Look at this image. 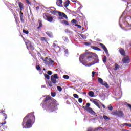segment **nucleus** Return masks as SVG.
<instances>
[{"label": "nucleus", "instance_id": "1", "mask_svg": "<svg viewBox=\"0 0 131 131\" xmlns=\"http://www.w3.org/2000/svg\"><path fill=\"white\" fill-rule=\"evenodd\" d=\"M93 59H95V60L91 63V66L95 65V64H98L99 63V58L96 54L92 52H86L80 56L79 61L80 63L84 65V63H88V62L92 61Z\"/></svg>", "mask_w": 131, "mask_h": 131}, {"label": "nucleus", "instance_id": "2", "mask_svg": "<svg viewBox=\"0 0 131 131\" xmlns=\"http://www.w3.org/2000/svg\"><path fill=\"white\" fill-rule=\"evenodd\" d=\"M41 106L43 109L47 110L48 112H54V111L58 110L59 103L56 100L53 101L50 97H46Z\"/></svg>", "mask_w": 131, "mask_h": 131}, {"label": "nucleus", "instance_id": "3", "mask_svg": "<svg viewBox=\"0 0 131 131\" xmlns=\"http://www.w3.org/2000/svg\"><path fill=\"white\" fill-rule=\"evenodd\" d=\"M35 116L33 113H30L27 115L23 119L22 125L23 128H30L32 127V122L34 123Z\"/></svg>", "mask_w": 131, "mask_h": 131}, {"label": "nucleus", "instance_id": "4", "mask_svg": "<svg viewBox=\"0 0 131 131\" xmlns=\"http://www.w3.org/2000/svg\"><path fill=\"white\" fill-rule=\"evenodd\" d=\"M112 114L116 116V117H119L120 118L124 116V113H123V111H114L112 113Z\"/></svg>", "mask_w": 131, "mask_h": 131}, {"label": "nucleus", "instance_id": "5", "mask_svg": "<svg viewBox=\"0 0 131 131\" xmlns=\"http://www.w3.org/2000/svg\"><path fill=\"white\" fill-rule=\"evenodd\" d=\"M43 61L45 64L48 66H51L54 63V61L51 58L46 57Z\"/></svg>", "mask_w": 131, "mask_h": 131}, {"label": "nucleus", "instance_id": "6", "mask_svg": "<svg viewBox=\"0 0 131 131\" xmlns=\"http://www.w3.org/2000/svg\"><path fill=\"white\" fill-rule=\"evenodd\" d=\"M57 79H59L58 74H54L53 75L51 76V80L53 84H56V83H57Z\"/></svg>", "mask_w": 131, "mask_h": 131}, {"label": "nucleus", "instance_id": "7", "mask_svg": "<svg viewBox=\"0 0 131 131\" xmlns=\"http://www.w3.org/2000/svg\"><path fill=\"white\" fill-rule=\"evenodd\" d=\"M53 15H59L60 17H63V18H66V19H68L67 15L65 14V13L62 12H59L58 11H55L54 12V13H53Z\"/></svg>", "mask_w": 131, "mask_h": 131}, {"label": "nucleus", "instance_id": "8", "mask_svg": "<svg viewBox=\"0 0 131 131\" xmlns=\"http://www.w3.org/2000/svg\"><path fill=\"white\" fill-rule=\"evenodd\" d=\"M99 46H100L101 48L103 49V50L104 51L107 57H109V52H108V49H107L106 46L102 43H100Z\"/></svg>", "mask_w": 131, "mask_h": 131}, {"label": "nucleus", "instance_id": "9", "mask_svg": "<svg viewBox=\"0 0 131 131\" xmlns=\"http://www.w3.org/2000/svg\"><path fill=\"white\" fill-rule=\"evenodd\" d=\"M25 43H26L27 48L29 51H30V50H34V47H33V46H32V45H31V43H30V41H28V42H25Z\"/></svg>", "mask_w": 131, "mask_h": 131}, {"label": "nucleus", "instance_id": "10", "mask_svg": "<svg viewBox=\"0 0 131 131\" xmlns=\"http://www.w3.org/2000/svg\"><path fill=\"white\" fill-rule=\"evenodd\" d=\"M123 62L124 64H127V63H129L130 62V60L129 59V57L128 56L125 55L122 59Z\"/></svg>", "mask_w": 131, "mask_h": 131}, {"label": "nucleus", "instance_id": "11", "mask_svg": "<svg viewBox=\"0 0 131 131\" xmlns=\"http://www.w3.org/2000/svg\"><path fill=\"white\" fill-rule=\"evenodd\" d=\"M85 110H86L87 112H89V113H90V114H92V115H95L96 114L95 111H94V110H93V109H92V108L91 107L85 108Z\"/></svg>", "mask_w": 131, "mask_h": 131}, {"label": "nucleus", "instance_id": "12", "mask_svg": "<svg viewBox=\"0 0 131 131\" xmlns=\"http://www.w3.org/2000/svg\"><path fill=\"white\" fill-rule=\"evenodd\" d=\"M119 52L121 56H125V51H124V49L122 48H120L119 49Z\"/></svg>", "mask_w": 131, "mask_h": 131}, {"label": "nucleus", "instance_id": "13", "mask_svg": "<svg viewBox=\"0 0 131 131\" xmlns=\"http://www.w3.org/2000/svg\"><path fill=\"white\" fill-rule=\"evenodd\" d=\"M91 102H92L93 103V104L96 105V106H97V107H98V108H99V109H101V107H100V105L99 104V102H98V101H97V100H91Z\"/></svg>", "mask_w": 131, "mask_h": 131}, {"label": "nucleus", "instance_id": "14", "mask_svg": "<svg viewBox=\"0 0 131 131\" xmlns=\"http://www.w3.org/2000/svg\"><path fill=\"white\" fill-rule=\"evenodd\" d=\"M4 112H6V111L0 110V114H2V113L3 115L5 117V120H6V119H7V114H5V113H4Z\"/></svg>", "mask_w": 131, "mask_h": 131}, {"label": "nucleus", "instance_id": "15", "mask_svg": "<svg viewBox=\"0 0 131 131\" xmlns=\"http://www.w3.org/2000/svg\"><path fill=\"white\" fill-rule=\"evenodd\" d=\"M46 34H47V35H48L49 37H51V38H53V33H52V32H46Z\"/></svg>", "mask_w": 131, "mask_h": 131}, {"label": "nucleus", "instance_id": "16", "mask_svg": "<svg viewBox=\"0 0 131 131\" xmlns=\"http://www.w3.org/2000/svg\"><path fill=\"white\" fill-rule=\"evenodd\" d=\"M91 49H93V50H95V51H101V49L95 46H92Z\"/></svg>", "mask_w": 131, "mask_h": 131}, {"label": "nucleus", "instance_id": "17", "mask_svg": "<svg viewBox=\"0 0 131 131\" xmlns=\"http://www.w3.org/2000/svg\"><path fill=\"white\" fill-rule=\"evenodd\" d=\"M128 1L127 2V9H129V8H131V5H129L131 4V0H128Z\"/></svg>", "mask_w": 131, "mask_h": 131}, {"label": "nucleus", "instance_id": "18", "mask_svg": "<svg viewBox=\"0 0 131 131\" xmlns=\"http://www.w3.org/2000/svg\"><path fill=\"white\" fill-rule=\"evenodd\" d=\"M102 85H104L107 89H109V85L106 82L104 81L103 83H102Z\"/></svg>", "mask_w": 131, "mask_h": 131}, {"label": "nucleus", "instance_id": "19", "mask_svg": "<svg viewBox=\"0 0 131 131\" xmlns=\"http://www.w3.org/2000/svg\"><path fill=\"white\" fill-rule=\"evenodd\" d=\"M50 15H49V14L48 13H44L43 14V17L45 20H47L48 18H49Z\"/></svg>", "mask_w": 131, "mask_h": 131}, {"label": "nucleus", "instance_id": "20", "mask_svg": "<svg viewBox=\"0 0 131 131\" xmlns=\"http://www.w3.org/2000/svg\"><path fill=\"white\" fill-rule=\"evenodd\" d=\"M20 18L21 22H24V19H23V13H22V12H20Z\"/></svg>", "mask_w": 131, "mask_h": 131}, {"label": "nucleus", "instance_id": "21", "mask_svg": "<svg viewBox=\"0 0 131 131\" xmlns=\"http://www.w3.org/2000/svg\"><path fill=\"white\" fill-rule=\"evenodd\" d=\"M88 95L89 96H90V97L93 98L94 95H95V93H94V92L93 91H90L88 93Z\"/></svg>", "mask_w": 131, "mask_h": 131}, {"label": "nucleus", "instance_id": "22", "mask_svg": "<svg viewBox=\"0 0 131 131\" xmlns=\"http://www.w3.org/2000/svg\"><path fill=\"white\" fill-rule=\"evenodd\" d=\"M119 68H120L119 66L117 64H116L115 65V68H114V70L115 71H116L117 70H119Z\"/></svg>", "mask_w": 131, "mask_h": 131}, {"label": "nucleus", "instance_id": "23", "mask_svg": "<svg viewBox=\"0 0 131 131\" xmlns=\"http://www.w3.org/2000/svg\"><path fill=\"white\" fill-rule=\"evenodd\" d=\"M61 51V48L59 46H57V47L55 48V52L57 53H60Z\"/></svg>", "mask_w": 131, "mask_h": 131}, {"label": "nucleus", "instance_id": "24", "mask_svg": "<svg viewBox=\"0 0 131 131\" xmlns=\"http://www.w3.org/2000/svg\"><path fill=\"white\" fill-rule=\"evenodd\" d=\"M53 17L52 16H49L48 18L46 19L48 22H52L53 21Z\"/></svg>", "mask_w": 131, "mask_h": 131}, {"label": "nucleus", "instance_id": "25", "mask_svg": "<svg viewBox=\"0 0 131 131\" xmlns=\"http://www.w3.org/2000/svg\"><path fill=\"white\" fill-rule=\"evenodd\" d=\"M115 94L116 96H121V95H122V92H121V90H119V92H116Z\"/></svg>", "mask_w": 131, "mask_h": 131}, {"label": "nucleus", "instance_id": "26", "mask_svg": "<svg viewBox=\"0 0 131 131\" xmlns=\"http://www.w3.org/2000/svg\"><path fill=\"white\" fill-rule=\"evenodd\" d=\"M63 51L65 53L66 56L67 57V56H68V55H69L68 49H67L66 48H63Z\"/></svg>", "mask_w": 131, "mask_h": 131}, {"label": "nucleus", "instance_id": "27", "mask_svg": "<svg viewBox=\"0 0 131 131\" xmlns=\"http://www.w3.org/2000/svg\"><path fill=\"white\" fill-rule=\"evenodd\" d=\"M123 126H128L129 127H131V124L130 123H125L122 124Z\"/></svg>", "mask_w": 131, "mask_h": 131}, {"label": "nucleus", "instance_id": "28", "mask_svg": "<svg viewBox=\"0 0 131 131\" xmlns=\"http://www.w3.org/2000/svg\"><path fill=\"white\" fill-rule=\"evenodd\" d=\"M125 13V12H124L123 13V15H122L121 16V17H120V19H119V24H120V26L121 28H122V27H121V25L120 24V23L121 22V18H122V17H123V15H124Z\"/></svg>", "mask_w": 131, "mask_h": 131}, {"label": "nucleus", "instance_id": "29", "mask_svg": "<svg viewBox=\"0 0 131 131\" xmlns=\"http://www.w3.org/2000/svg\"><path fill=\"white\" fill-rule=\"evenodd\" d=\"M124 105H125V106H127V107H128L131 111V104H128V103H127V102H125L124 103Z\"/></svg>", "mask_w": 131, "mask_h": 131}, {"label": "nucleus", "instance_id": "30", "mask_svg": "<svg viewBox=\"0 0 131 131\" xmlns=\"http://www.w3.org/2000/svg\"><path fill=\"white\" fill-rule=\"evenodd\" d=\"M98 80L99 83H100V84H101V85L104 82L103 81V79L102 78H98Z\"/></svg>", "mask_w": 131, "mask_h": 131}, {"label": "nucleus", "instance_id": "31", "mask_svg": "<svg viewBox=\"0 0 131 131\" xmlns=\"http://www.w3.org/2000/svg\"><path fill=\"white\" fill-rule=\"evenodd\" d=\"M80 37H81L83 39H86V35L80 34Z\"/></svg>", "mask_w": 131, "mask_h": 131}, {"label": "nucleus", "instance_id": "32", "mask_svg": "<svg viewBox=\"0 0 131 131\" xmlns=\"http://www.w3.org/2000/svg\"><path fill=\"white\" fill-rule=\"evenodd\" d=\"M61 23L62 24H64V25H69V23H68L67 20H63Z\"/></svg>", "mask_w": 131, "mask_h": 131}, {"label": "nucleus", "instance_id": "33", "mask_svg": "<svg viewBox=\"0 0 131 131\" xmlns=\"http://www.w3.org/2000/svg\"><path fill=\"white\" fill-rule=\"evenodd\" d=\"M62 39L66 42H68V37L63 36Z\"/></svg>", "mask_w": 131, "mask_h": 131}, {"label": "nucleus", "instance_id": "34", "mask_svg": "<svg viewBox=\"0 0 131 131\" xmlns=\"http://www.w3.org/2000/svg\"><path fill=\"white\" fill-rule=\"evenodd\" d=\"M42 26V23H41V21L39 20V26L37 27L38 29H39L40 27Z\"/></svg>", "mask_w": 131, "mask_h": 131}, {"label": "nucleus", "instance_id": "35", "mask_svg": "<svg viewBox=\"0 0 131 131\" xmlns=\"http://www.w3.org/2000/svg\"><path fill=\"white\" fill-rule=\"evenodd\" d=\"M103 118L105 120H110V118L109 117H108V116H107L106 115H103Z\"/></svg>", "mask_w": 131, "mask_h": 131}, {"label": "nucleus", "instance_id": "36", "mask_svg": "<svg viewBox=\"0 0 131 131\" xmlns=\"http://www.w3.org/2000/svg\"><path fill=\"white\" fill-rule=\"evenodd\" d=\"M91 106V104L90 103H87L86 104V107L83 106V108L85 109V108H90V106Z\"/></svg>", "mask_w": 131, "mask_h": 131}, {"label": "nucleus", "instance_id": "37", "mask_svg": "<svg viewBox=\"0 0 131 131\" xmlns=\"http://www.w3.org/2000/svg\"><path fill=\"white\" fill-rule=\"evenodd\" d=\"M63 78H64V79H69V76L67 75H64L63 76Z\"/></svg>", "mask_w": 131, "mask_h": 131}, {"label": "nucleus", "instance_id": "38", "mask_svg": "<svg viewBox=\"0 0 131 131\" xmlns=\"http://www.w3.org/2000/svg\"><path fill=\"white\" fill-rule=\"evenodd\" d=\"M41 40L42 41L46 42V41H47V38L46 37H41Z\"/></svg>", "mask_w": 131, "mask_h": 131}, {"label": "nucleus", "instance_id": "39", "mask_svg": "<svg viewBox=\"0 0 131 131\" xmlns=\"http://www.w3.org/2000/svg\"><path fill=\"white\" fill-rule=\"evenodd\" d=\"M18 5H19V7L21 11H22V9H23V5L22 3H19Z\"/></svg>", "mask_w": 131, "mask_h": 131}, {"label": "nucleus", "instance_id": "40", "mask_svg": "<svg viewBox=\"0 0 131 131\" xmlns=\"http://www.w3.org/2000/svg\"><path fill=\"white\" fill-rule=\"evenodd\" d=\"M108 110H110V111H112V110H113V107H112V106L111 105H109L108 106Z\"/></svg>", "mask_w": 131, "mask_h": 131}, {"label": "nucleus", "instance_id": "41", "mask_svg": "<svg viewBox=\"0 0 131 131\" xmlns=\"http://www.w3.org/2000/svg\"><path fill=\"white\" fill-rule=\"evenodd\" d=\"M73 97L75 98V99H78L79 98V96L77 94H74Z\"/></svg>", "mask_w": 131, "mask_h": 131}, {"label": "nucleus", "instance_id": "42", "mask_svg": "<svg viewBox=\"0 0 131 131\" xmlns=\"http://www.w3.org/2000/svg\"><path fill=\"white\" fill-rule=\"evenodd\" d=\"M103 63H106V62H107V57H106V56H105L103 58Z\"/></svg>", "mask_w": 131, "mask_h": 131}, {"label": "nucleus", "instance_id": "43", "mask_svg": "<svg viewBox=\"0 0 131 131\" xmlns=\"http://www.w3.org/2000/svg\"><path fill=\"white\" fill-rule=\"evenodd\" d=\"M69 4H70V1H67V4H66L65 5H64V7H65V8H67V7H68V6H69Z\"/></svg>", "mask_w": 131, "mask_h": 131}, {"label": "nucleus", "instance_id": "44", "mask_svg": "<svg viewBox=\"0 0 131 131\" xmlns=\"http://www.w3.org/2000/svg\"><path fill=\"white\" fill-rule=\"evenodd\" d=\"M48 84H49V86L50 87V88H52V86H53V82L51 81H49L48 82Z\"/></svg>", "mask_w": 131, "mask_h": 131}, {"label": "nucleus", "instance_id": "45", "mask_svg": "<svg viewBox=\"0 0 131 131\" xmlns=\"http://www.w3.org/2000/svg\"><path fill=\"white\" fill-rule=\"evenodd\" d=\"M44 75H45V78H47V79L48 80H49V79H50V76H49V75H48V74H45Z\"/></svg>", "mask_w": 131, "mask_h": 131}, {"label": "nucleus", "instance_id": "46", "mask_svg": "<svg viewBox=\"0 0 131 131\" xmlns=\"http://www.w3.org/2000/svg\"><path fill=\"white\" fill-rule=\"evenodd\" d=\"M57 90L59 92H62V87L60 86H57Z\"/></svg>", "mask_w": 131, "mask_h": 131}, {"label": "nucleus", "instance_id": "47", "mask_svg": "<svg viewBox=\"0 0 131 131\" xmlns=\"http://www.w3.org/2000/svg\"><path fill=\"white\" fill-rule=\"evenodd\" d=\"M36 68L38 71H40V70H41V68H40V67L39 66H37L36 67Z\"/></svg>", "mask_w": 131, "mask_h": 131}, {"label": "nucleus", "instance_id": "48", "mask_svg": "<svg viewBox=\"0 0 131 131\" xmlns=\"http://www.w3.org/2000/svg\"><path fill=\"white\" fill-rule=\"evenodd\" d=\"M23 32L24 33H25V34H28V33H29V32H28V31L25 30H23Z\"/></svg>", "mask_w": 131, "mask_h": 131}, {"label": "nucleus", "instance_id": "49", "mask_svg": "<svg viewBox=\"0 0 131 131\" xmlns=\"http://www.w3.org/2000/svg\"><path fill=\"white\" fill-rule=\"evenodd\" d=\"M126 27H131V25L129 24L128 22L125 23Z\"/></svg>", "mask_w": 131, "mask_h": 131}, {"label": "nucleus", "instance_id": "50", "mask_svg": "<svg viewBox=\"0 0 131 131\" xmlns=\"http://www.w3.org/2000/svg\"><path fill=\"white\" fill-rule=\"evenodd\" d=\"M51 95L52 97H56V93L55 92H51Z\"/></svg>", "mask_w": 131, "mask_h": 131}, {"label": "nucleus", "instance_id": "51", "mask_svg": "<svg viewBox=\"0 0 131 131\" xmlns=\"http://www.w3.org/2000/svg\"><path fill=\"white\" fill-rule=\"evenodd\" d=\"M103 129V128L102 127H98L96 128V130H102Z\"/></svg>", "mask_w": 131, "mask_h": 131}, {"label": "nucleus", "instance_id": "52", "mask_svg": "<svg viewBox=\"0 0 131 131\" xmlns=\"http://www.w3.org/2000/svg\"><path fill=\"white\" fill-rule=\"evenodd\" d=\"M47 73L49 75H52V74H53V72H52V71H48L47 72Z\"/></svg>", "mask_w": 131, "mask_h": 131}, {"label": "nucleus", "instance_id": "53", "mask_svg": "<svg viewBox=\"0 0 131 131\" xmlns=\"http://www.w3.org/2000/svg\"><path fill=\"white\" fill-rule=\"evenodd\" d=\"M84 45H85V46H91V43L90 42H84Z\"/></svg>", "mask_w": 131, "mask_h": 131}, {"label": "nucleus", "instance_id": "54", "mask_svg": "<svg viewBox=\"0 0 131 131\" xmlns=\"http://www.w3.org/2000/svg\"><path fill=\"white\" fill-rule=\"evenodd\" d=\"M92 77H95V74H96V72H94V71H93L92 72Z\"/></svg>", "mask_w": 131, "mask_h": 131}, {"label": "nucleus", "instance_id": "55", "mask_svg": "<svg viewBox=\"0 0 131 131\" xmlns=\"http://www.w3.org/2000/svg\"><path fill=\"white\" fill-rule=\"evenodd\" d=\"M78 102L79 103H82V98H79Z\"/></svg>", "mask_w": 131, "mask_h": 131}, {"label": "nucleus", "instance_id": "56", "mask_svg": "<svg viewBox=\"0 0 131 131\" xmlns=\"http://www.w3.org/2000/svg\"><path fill=\"white\" fill-rule=\"evenodd\" d=\"M75 26H77L78 28H81V26L79 25H76Z\"/></svg>", "mask_w": 131, "mask_h": 131}, {"label": "nucleus", "instance_id": "57", "mask_svg": "<svg viewBox=\"0 0 131 131\" xmlns=\"http://www.w3.org/2000/svg\"><path fill=\"white\" fill-rule=\"evenodd\" d=\"M72 23H76V22H77V21H76V20H75V19H73L72 20Z\"/></svg>", "mask_w": 131, "mask_h": 131}, {"label": "nucleus", "instance_id": "58", "mask_svg": "<svg viewBox=\"0 0 131 131\" xmlns=\"http://www.w3.org/2000/svg\"><path fill=\"white\" fill-rule=\"evenodd\" d=\"M53 47H54V48H55V49H56L57 48V47H58V46H57L55 43H54Z\"/></svg>", "mask_w": 131, "mask_h": 131}, {"label": "nucleus", "instance_id": "59", "mask_svg": "<svg viewBox=\"0 0 131 131\" xmlns=\"http://www.w3.org/2000/svg\"><path fill=\"white\" fill-rule=\"evenodd\" d=\"M56 11H53V10H51V11H50V13H51V14H55V12Z\"/></svg>", "mask_w": 131, "mask_h": 131}, {"label": "nucleus", "instance_id": "60", "mask_svg": "<svg viewBox=\"0 0 131 131\" xmlns=\"http://www.w3.org/2000/svg\"><path fill=\"white\" fill-rule=\"evenodd\" d=\"M36 10L37 11H38V10H39V6H37V7H36Z\"/></svg>", "mask_w": 131, "mask_h": 131}, {"label": "nucleus", "instance_id": "61", "mask_svg": "<svg viewBox=\"0 0 131 131\" xmlns=\"http://www.w3.org/2000/svg\"><path fill=\"white\" fill-rule=\"evenodd\" d=\"M102 107L104 108V109H105V108H106V106H105V105L102 104Z\"/></svg>", "mask_w": 131, "mask_h": 131}, {"label": "nucleus", "instance_id": "62", "mask_svg": "<svg viewBox=\"0 0 131 131\" xmlns=\"http://www.w3.org/2000/svg\"><path fill=\"white\" fill-rule=\"evenodd\" d=\"M27 4H28L29 5L30 4V2H29V0H26Z\"/></svg>", "mask_w": 131, "mask_h": 131}, {"label": "nucleus", "instance_id": "63", "mask_svg": "<svg viewBox=\"0 0 131 131\" xmlns=\"http://www.w3.org/2000/svg\"><path fill=\"white\" fill-rule=\"evenodd\" d=\"M94 92H99V90H98V89H95V90H94Z\"/></svg>", "mask_w": 131, "mask_h": 131}, {"label": "nucleus", "instance_id": "64", "mask_svg": "<svg viewBox=\"0 0 131 131\" xmlns=\"http://www.w3.org/2000/svg\"><path fill=\"white\" fill-rule=\"evenodd\" d=\"M60 4H63V1L62 0H59Z\"/></svg>", "mask_w": 131, "mask_h": 131}]
</instances>
